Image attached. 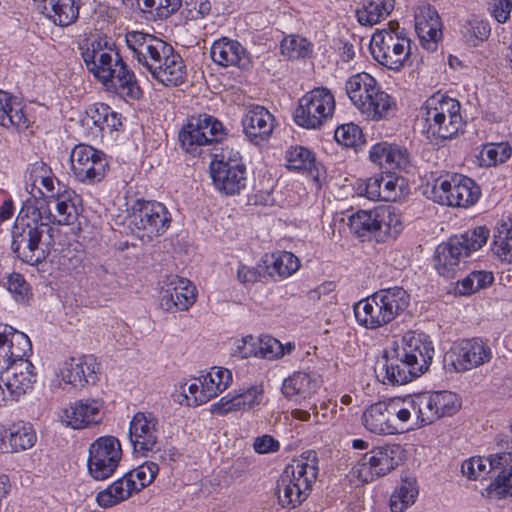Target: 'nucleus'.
Returning a JSON list of instances; mask_svg holds the SVG:
<instances>
[{
  "instance_id": "nucleus-1",
  "label": "nucleus",
  "mask_w": 512,
  "mask_h": 512,
  "mask_svg": "<svg viewBox=\"0 0 512 512\" xmlns=\"http://www.w3.org/2000/svg\"><path fill=\"white\" fill-rule=\"evenodd\" d=\"M41 207L33 208L26 201L21 208L12 231V250L23 262L37 265L44 261L54 246L55 229L43 222L49 216H41ZM45 210L42 211L44 215Z\"/></svg>"
},
{
  "instance_id": "nucleus-2",
  "label": "nucleus",
  "mask_w": 512,
  "mask_h": 512,
  "mask_svg": "<svg viewBox=\"0 0 512 512\" xmlns=\"http://www.w3.org/2000/svg\"><path fill=\"white\" fill-rule=\"evenodd\" d=\"M410 295L402 287L380 289L354 306L359 325L378 329L400 316L409 306Z\"/></svg>"
},
{
  "instance_id": "nucleus-3",
  "label": "nucleus",
  "mask_w": 512,
  "mask_h": 512,
  "mask_svg": "<svg viewBox=\"0 0 512 512\" xmlns=\"http://www.w3.org/2000/svg\"><path fill=\"white\" fill-rule=\"evenodd\" d=\"M460 102L436 93L430 96L421 108L424 132L429 138L451 139L463 128Z\"/></svg>"
},
{
  "instance_id": "nucleus-4",
  "label": "nucleus",
  "mask_w": 512,
  "mask_h": 512,
  "mask_svg": "<svg viewBox=\"0 0 512 512\" xmlns=\"http://www.w3.org/2000/svg\"><path fill=\"white\" fill-rule=\"evenodd\" d=\"M488 237L489 230L485 226H479L438 245L434 256L438 273L448 279L454 278L460 270L461 259L485 245Z\"/></svg>"
},
{
  "instance_id": "nucleus-5",
  "label": "nucleus",
  "mask_w": 512,
  "mask_h": 512,
  "mask_svg": "<svg viewBox=\"0 0 512 512\" xmlns=\"http://www.w3.org/2000/svg\"><path fill=\"white\" fill-rule=\"evenodd\" d=\"M226 133L223 124L208 114L192 116L178 133L181 148L194 157L217 150Z\"/></svg>"
},
{
  "instance_id": "nucleus-6",
  "label": "nucleus",
  "mask_w": 512,
  "mask_h": 512,
  "mask_svg": "<svg viewBox=\"0 0 512 512\" xmlns=\"http://www.w3.org/2000/svg\"><path fill=\"white\" fill-rule=\"evenodd\" d=\"M318 468L304 459L287 465L277 482L279 504L286 509L298 507L309 496L316 481Z\"/></svg>"
},
{
  "instance_id": "nucleus-7",
  "label": "nucleus",
  "mask_w": 512,
  "mask_h": 512,
  "mask_svg": "<svg viewBox=\"0 0 512 512\" xmlns=\"http://www.w3.org/2000/svg\"><path fill=\"white\" fill-rule=\"evenodd\" d=\"M431 193L439 204L466 208L478 201L481 189L473 179L455 173L437 178Z\"/></svg>"
},
{
  "instance_id": "nucleus-8",
  "label": "nucleus",
  "mask_w": 512,
  "mask_h": 512,
  "mask_svg": "<svg viewBox=\"0 0 512 512\" xmlns=\"http://www.w3.org/2000/svg\"><path fill=\"white\" fill-rule=\"evenodd\" d=\"M335 99L326 87H317L304 94L294 112L297 125L306 129H318L332 118Z\"/></svg>"
},
{
  "instance_id": "nucleus-9",
  "label": "nucleus",
  "mask_w": 512,
  "mask_h": 512,
  "mask_svg": "<svg viewBox=\"0 0 512 512\" xmlns=\"http://www.w3.org/2000/svg\"><path fill=\"white\" fill-rule=\"evenodd\" d=\"M43 196L41 198L34 197L33 200H28L33 208L37 207L45 210V214L41 213V216H49L50 219H43L44 223L49 226L52 224L58 225H73L77 220L81 212L83 211L82 200L74 191L59 190L56 194L45 195L42 191H39ZM42 212V209H41Z\"/></svg>"
},
{
  "instance_id": "nucleus-10",
  "label": "nucleus",
  "mask_w": 512,
  "mask_h": 512,
  "mask_svg": "<svg viewBox=\"0 0 512 512\" xmlns=\"http://www.w3.org/2000/svg\"><path fill=\"white\" fill-rule=\"evenodd\" d=\"M410 45L409 38L400 36L398 33L381 30L372 35L369 50L379 64L398 72L409 60Z\"/></svg>"
},
{
  "instance_id": "nucleus-11",
  "label": "nucleus",
  "mask_w": 512,
  "mask_h": 512,
  "mask_svg": "<svg viewBox=\"0 0 512 512\" xmlns=\"http://www.w3.org/2000/svg\"><path fill=\"white\" fill-rule=\"evenodd\" d=\"M404 460L405 451L399 444L375 447L361 457L356 472L363 482L368 483L390 473Z\"/></svg>"
},
{
  "instance_id": "nucleus-12",
  "label": "nucleus",
  "mask_w": 512,
  "mask_h": 512,
  "mask_svg": "<svg viewBox=\"0 0 512 512\" xmlns=\"http://www.w3.org/2000/svg\"><path fill=\"white\" fill-rule=\"evenodd\" d=\"M122 448L114 436H101L93 441L88 450V474L96 481L110 478L119 466Z\"/></svg>"
},
{
  "instance_id": "nucleus-13",
  "label": "nucleus",
  "mask_w": 512,
  "mask_h": 512,
  "mask_svg": "<svg viewBox=\"0 0 512 512\" xmlns=\"http://www.w3.org/2000/svg\"><path fill=\"white\" fill-rule=\"evenodd\" d=\"M113 45L107 37L102 36L85 39L79 45L86 68L105 85L111 80L113 62L120 60V55Z\"/></svg>"
},
{
  "instance_id": "nucleus-14",
  "label": "nucleus",
  "mask_w": 512,
  "mask_h": 512,
  "mask_svg": "<svg viewBox=\"0 0 512 512\" xmlns=\"http://www.w3.org/2000/svg\"><path fill=\"white\" fill-rule=\"evenodd\" d=\"M70 161L75 178L83 183L100 182L108 170L105 154L85 144H79L73 148Z\"/></svg>"
},
{
  "instance_id": "nucleus-15",
  "label": "nucleus",
  "mask_w": 512,
  "mask_h": 512,
  "mask_svg": "<svg viewBox=\"0 0 512 512\" xmlns=\"http://www.w3.org/2000/svg\"><path fill=\"white\" fill-rule=\"evenodd\" d=\"M131 221L143 239L152 240L166 232L170 225V213L160 202L137 201Z\"/></svg>"
},
{
  "instance_id": "nucleus-16",
  "label": "nucleus",
  "mask_w": 512,
  "mask_h": 512,
  "mask_svg": "<svg viewBox=\"0 0 512 512\" xmlns=\"http://www.w3.org/2000/svg\"><path fill=\"white\" fill-rule=\"evenodd\" d=\"M395 349L385 353V362L375 367L378 379L384 384L403 385L421 376L424 372Z\"/></svg>"
},
{
  "instance_id": "nucleus-17",
  "label": "nucleus",
  "mask_w": 512,
  "mask_h": 512,
  "mask_svg": "<svg viewBox=\"0 0 512 512\" xmlns=\"http://www.w3.org/2000/svg\"><path fill=\"white\" fill-rule=\"evenodd\" d=\"M125 40L128 48L132 51L133 57L148 70L156 60L164 57L169 51L170 44L160 38L141 31L127 32Z\"/></svg>"
},
{
  "instance_id": "nucleus-18",
  "label": "nucleus",
  "mask_w": 512,
  "mask_h": 512,
  "mask_svg": "<svg viewBox=\"0 0 512 512\" xmlns=\"http://www.w3.org/2000/svg\"><path fill=\"white\" fill-rule=\"evenodd\" d=\"M129 438L135 452L145 455L158 444V420L151 413H136L129 427Z\"/></svg>"
},
{
  "instance_id": "nucleus-19",
  "label": "nucleus",
  "mask_w": 512,
  "mask_h": 512,
  "mask_svg": "<svg viewBox=\"0 0 512 512\" xmlns=\"http://www.w3.org/2000/svg\"><path fill=\"white\" fill-rule=\"evenodd\" d=\"M33 364L27 359H17L2 371L0 381L4 384L12 400H17L32 389L36 381Z\"/></svg>"
},
{
  "instance_id": "nucleus-20",
  "label": "nucleus",
  "mask_w": 512,
  "mask_h": 512,
  "mask_svg": "<svg viewBox=\"0 0 512 512\" xmlns=\"http://www.w3.org/2000/svg\"><path fill=\"white\" fill-rule=\"evenodd\" d=\"M406 359L418 366L424 373L428 370L434 354L432 343L422 333L408 331L401 339V343H395L393 348Z\"/></svg>"
},
{
  "instance_id": "nucleus-21",
  "label": "nucleus",
  "mask_w": 512,
  "mask_h": 512,
  "mask_svg": "<svg viewBox=\"0 0 512 512\" xmlns=\"http://www.w3.org/2000/svg\"><path fill=\"white\" fill-rule=\"evenodd\" d=\"M164 57L156 60L147 70L153 79L165 86H179L183 84L187 77L186 65L179 53L170 45Z\"/></svg>"
},
{
  "instance_id": "nucleus-22",
  "label": "nucleus",
  "mask_w": 512,
  "mask_h": 512,
  "mask_svg": "<svg viewBox=\"0 0 512 512\" xmlns=\"http://www.w3.org/2000/svg\"><path fill=\"white\" fill-rule=\"evenodd\" d=\"M195 290L188 279L173 276L161 291L160 306L167 312L186 311L195 302Z\"/></svg>"
},
{
  "instance_id": "nucleus-23",
  "label": "nucleus",
  "mask_w": 512,
  "mask_h": 512,
  "mask_svg": "<svg viewBox=\"0 0 512 512\" xmlns=\"http://www.w3.org/2000/svg\"><path fill=\"white\" fill-rule=\"evenodd\" d=\"M212 60L219 66H235L242 70L252 68V59L244 46L226 37L216 40L210 49Z\"/></svg>"
},
{
  "instance_id": "nucleus-24",
  "label": "nucleus",
  "mask_w": 512,
  "mask_h": 512,
  "mask_svg": "<svg viewBox=\"0 0 512 512\" xmlns=\"http://www.w3.org/2000/svg\"><path fill=\"white\" fill-rule=\"evenodd\" d=\"M452 364L456 371L463 372L476 368L490 361L492 351L480 338L464 340L458 347Z\"/></svg>"
},
{
  "instance_id": "nucleus-25",
  "label": "nucleus",
  "mask_w": 512,
  "mask_h": 512,
  "mask_svg": "<svg viewBox=\"0 0 512 512\" xmlns=\"http://www.w3.org/2000/svg\"><path fill=\"white\" fill-rule=\"evenodd\" d=\"M101 404L97 400H79L61 412V422L73 429H83L100 422Z\"/></svg>"
},
{
  "instance_id": "nucleus-26",
  "label": "nucleus",
  "mask_w": 512,
  "mask_h": 512,
  "mask_svg": "<svg viewBox=\"0 0 512 512\" xmlns=\"http://www.w3.org/2000/svg\"><path fill=\"white\" fill-rule=\"evenodd\" d=\"M99 364L92 355H83L78 358H70L61 370L62 379L75 387H84L94 383L97 379Z\"/></svg>"
},
{
  "instance_id": "nucleus-27",
  "label": "nucleus",
  "mask_w": 512,
  "mask_h": 512,
  "mask_svg": "<svg viewBox=\"0 0 512 512\" xmlns=\"http://www.w3.org/2000/svg\"><path fill=\"white\" fill-rule=\"evenodd\" d=\"M245 135L255 144L265 141L274 128L273 115L263 106L251 107L242 119Z\"/></svg>"
},
{
  "instance_id": "nucleus-28",
  "label": "nucleus",
  "mask_w": 512,
  "mask_h": 512,
  "mask_svg": "<svg viewBox=\"0 0 512 512\" xmlns=\"http://www.w3.org/2000/svg\"><path fill=\"white\" fill-rule=\"evenodd\" d=\"M210 174L215 187L225 195H236L246 186V167L244 164L234 166L210 167Z\"/></svg>"
},
{
  "instance_id": "nucleus-29",
  "label": "nucleus",
  "mask_w": 512,
  "mask_h": 512,
  "mask_svg": "<svg viewBox=\"0 0 512 512\" xmlns=\"http://www.w3.org/2000/svg\"><path fill=\"white\" fill-rule=\"evenodd\" d=\"M362 423L367 430L379 435H391L399 432L395 419L390 416L386 401L370 405L363 412Z\"/></svg>"
},
{
  "instance_id": "nucleus-30",
  "label": "nucleus",
  "mask_w": 512,
  "mask_h": 512,
  "mask_svg": "<svg viewBox=\"0 0 512 512\" xmlns=\"http://www.w3.org/2000/svg\"><path fill=\"white\" fill-rule=\"evenodd\" d=\"M321 382L316 374L298 371L284 380L282 393L288 399L301 402L316 393Z\"/></svg>"
},
{
  "instance_id": "nucleus-31",
  "label": "nucleus",
  "mask_w": 512,
  "mask_h": 512,
  "mask_svg": "<svg viewBox=\"0 0 512 512\" xmlns=\"http://www.w3.org/2000/svg\"><path fill=\"white\" fill-rule=\"evenodd\" d=\"M369 158L386 170L405 168L409 163V153L406 148L387 142L373 145Z\"/></svg>"
},
{
  "instance_id": "nucleus-32",
  "label": "nucleus",
  "mask_w": 512,
  "mask_h": 512,
  "mask_svg": "<svg viewBox=\"0 0 512 512\" xmlns=\"http://www.w3.org/2000/svg\"><path fill=\"white\" fill-rule=\"evenodd\" d=\"M262 395L261 386H251L234 396L222 397L213 405L212 412L223 415L233 411L250 410L261 403Z\"/></svg>"
},
{
  "instance_id": "nucleus-33",
  "label": "nucleus",
  "mask_w": 512,
  "mask_h": 512,
  "mask_svg": "<svg viewBox=\"0 0 512 512\" xmlns=\"http://www.w3.org/2000/svg\"><path fill=\"white\" fill-rule=\"evenodd\" d=\"M134 493H137L136 481L124 474L106 489L98 492L96 502L102 508H110L127 500Z\"/></svg>"
},
{
  "instance_id": "nucleus-34",
  "label": "nucleus",
  "mask_w": 512,
  "mask_h": 512,
  "mask_svg": "<svg viewBox=\"0 0 512 512\" xmlns=\"http://www.w3.org/2000/svg\"><path fill=\"white\" fill-rule=\"evenodd\" d=\"M42 12L54 24L68 26L79 16V0H42Z\"/></svg>"
},
{
  "instance_id": "nucleus-35",
  "label": "nucleus",
  "mask_w": 512,
  "mask_h": 512,
  "mask_svg": "<svg viewBox=\"0 0 512 512\" xmlns=\"http://www.w3.org/2000/svg\"><path fill=\"white\" fill-rule=\"evenodd\" d=\"M394 103L389 94L381 90L377 84L370 92L369 96H365L362 103L357 109L369 120H381L388 116Z\"/></svg>"
},
{
  "instance_id": "nucleus-36",
  "label": "nucleus",
  "mask_w": 512,
  "mask_h": 512,
  "mask_svg": "<svg viewBox=\"0 0 512 512\" xmlns=\"http://www.w3.org/2000/svg\"><path fill=\"white\" fill-rule=\"evenodd\" d=\"M111 74V80H109L108 83H111L119 93L133 99L140 98L142 91L138 85L135 74L128 68L121 56L119 61L113 62Z\"/></svg>"
},
{
  "instance_id": "nucleus-37",
  "label": "nucleus",
  "mask_w": 512,
  "mask_h": 512,
  "mask_svg": "<svg viewBox=\"0 0 512 512\" xmlns=\"http://www.w3.org/2000/svg\"><path fill=\"white\" fill-rule=\"evenodd\" d=\"M202 378L203 387L198 400L200 402H207L230 386L232 373L228 369L214 367L210 372L202 376Z\"/></svg>"
},
{
  "instance_id": "nucleus-38",
  "label": "nucleus",
  "mask_w": 512,
  "mask_h": 512,
  "mask_svg": "<svg viewBox=\"0 0 512 512\" xmlns=\"http://www.w3.org/2000/svg\"><path fill=\"white\" fill-rule=\"evenodd\" d=\"M393 9L394 0H365L356 10V17L361 25L372 26L385 19Z\"/></svg>"
},
{
  "instance_id": "nucleus-39",
  "label": "nucleus",
  "mask_w": 512,
  "mask_h": 512,
  "mask_svg": "<svg viewBox=\"0 0 512 512\" xmlns=\"http://www.w3.org/2000/svg\"><path fill=\"white\" fill-rule=\"evenodd\" d=\"M0 125L17 128L28 127V120L20 104L15 99L12 101L9 93L2 90H0Z\"/></svg>"
},
{
  "instance_id": "nucleus-40",
  "label": "nucleus",
  "mask_w": 512,
  "mask_h": 512,
  "mask_svg": "<svg viewBox=\"0 0 512 512\" xmlns=\"http://www.w3.org/2000/svg\"><path fill=\"white\" fill-rule=\"evenodd\" d=\"M349 227L353 234L364 239L374 238L378 242V223L376 209L359 211L349 218Z\"/></svg>"
},
{
  "instance_id": "nucleus-41",
  "label": "nucleus",
  "mask_w": 512,
  "mask_h": 512,
  "mask_svg": "<svg viewBox=\"0 0 512 512\" xmlns=\"http://www.w3.org/2000/svg\"><path fill=\"white\" fill-rule=\"evenodd\" d=\"M378 223V242L387 238H396L402 230L400 216L395 213L392 207H380L376 209Z\"/></svg>"
},
{
  "instance_id": "nucleus-42",
  "label": "nucleus",
  "mask_w": 512,
  "mask_h": 512,
  "mask_svg": "<svg viewBox=\"0 0 512 512\" xmlns=\"http://www.w3.org/2000/svg\"><path fill=\"white\" fill-rule=\"evenodd\" d=\"M376 85L377 81L371 75L365 72L358 73L346 81V94L357 108Z\"/></svg>"
},
{
  "instance_id": "nucleus-43",
  "label": "nucleus",
  "mask_w": 512,
  "mask_h": 512,
  "mask_svg": "<svg viewBox=\"0 0 512 512\" xmlns=\"http://www.w3.org/2000/svg\"><path fill=\"white\" fill-rule=\"evenodd\" d=\"M286 160L288 169L307 170L315 180L318 179L315 157L309 149L302 146L292 147L287 151Z\"/></svg>"
},
{
  "instance_id": "nucleus-44",
  "label": "nucleus",
  "mask_w": 512,
  "mask_h": 512,
  "mask_svg": "<svg viewBox=\"0 0 512 512\" xmlns=\"http://www.w3.org/2000/svg\"><path fill=\"white\" fill-rule=\"evenodd\" d=\"M429 20L418 18L416 28L419 31L423 45L430 50L436 48L437 40L442 36L440 18L435 10L428 11Z\"/></svg>"
},
{
  "instance_id": "nucleus-45",
  "label": "nucleus",
  "mask_w": 512,
  "mask_h": 512,
  "mask_svg": "<svg viewBox=\"0 0 512 512\" xmlns=\"http://www.w3.org/2000/svg\"><path fill=\"white\" fill-rule=\"evenodd\" d=\"M492 251L501 260L512 263V219L497 226Z\"/></svg>"
},
{
  "instance_id": "nucleus-46",
  "label": "nucleus",
  "mask_w": 512,
  "mask_h": 512,
  "mask_svg": "<svg viewBox=\"0 0 512 512\" xmlns=\"http://www.w3.org/2000/svg\"><path fill=\"white\" fill-rule=\"evenodd\" d=\"M492 251L501 260L512 263V219L497 226Z\"/></svg>"
},
{
  "instance_id": "nucleus-47",
  "label": "nucleus",
  "mask_w": 512,
  "mask_h": 512,
  "mask_svg": "<svg viewBox=\"0 0 512 512\" xmlns=\"http://www.w3.org/2000/svg\"><path fill=\"white\" fill-rule=\"evenodd\" d=\"M273 261L271 265H266L267 274L280 277H288L295 273L299 267V259L291 252L283 251L272 255Z\"/></svg>"
},
{
  "instance_id": "nucleus-48",
  "label": "nucleus",
  "mask_w": 512,
  "mask_h": 512,
  "mask_svg": "<svg viewBox=\"0 0 512 512\" xmlns=\"http://www.w3.org/2000/svg\"><path fill=\"white\" fill-rule=\"evenodd\" d=\"M417 494L416 481L413 479L403 480L401 486L390 498L391 511L403 512L409 505L414 503Z\"/></svg>"
},
{
  "instance_id": "nucleus-49",
  "label": "nucleus",
  "mask_w": 512,
  "mask_h": 512,
  "mask_svg": "<svg viewBox=\"0 0 512 512\" xmlns=\"http://www.w3.org/2000/svg\"><path fill=\"white\" fill-rule=\"evenodd\" d=\"M413 403L415 410V424L425 426L438 420V414L434 408V401L431 394L423 393L414 395Z\"/></svg>"
},
{
  "instance_id": "nucleus-50",
  "label": "nucleus",
  "mask_w": 512,
  "mask_h": 512,
  "mask_svg": "<svg viewBox=\"0 0 512 512\" xmlns=\"http://www.w3.org/2000/svg\"><path fill=\"white\" fill-rule=\"evenodd\" d=\"M390 416L395 419L396 425L399 430L404 429V424L408 423L409 420L415 418V410L413 397H407L405 399H390L387 401Z\"/></svg>"
},
{
  "instance_id": "nucleus-51",
  "label": "nucleus",
  "mask_w": 512,
  "mask_h": 512,
  "mask_svg": "<svg viewBox=\"0 0 512 512\" xmlns=\"http://www.w3.org/2000/svg\"><path fill=\"white\" fill-rule=\"evenodd\" d=\"M494 276L488 271H473L458 282V291L462 295H468L484 289L492 284Z\"/></svg>"
},
{
  "instance_id": "nucleus-52",
  "label": "nucleus",
  "mask_w": 512,
  "mask_h": 512,
  "mask_svg": "<svg viewBox=\"0 0 512 512\" xmlns=\"http://www.w3.org/2000/svg\"><path fill=\"white\" fill-rule=\"evenodd\" d=\"M434 408L438 414V419L445 416H452L461 407V402L457 394L450 391H437L431 393Z\"/></svg>"
},
{
  "instance_id": "nucleus-53",
  "label": "nucleus",
  "mask_w": 512,
  "mask_h": 512,
  "mask_svg": "<svg viewBox=\"0 0 512 512\" xmlns=\"http://www.w3.org/2000/svg\"><path fill=\"white\" fill-rule=\"evenodd\" d=\"M512 149L508 143H492L485 145L480 152V160L485 166L504 163L511 156Z\"/></svg>"
},
{
  "instance_id": "nucleus-54",
  "label": "nucleus",
  "mask_w": 512,
  "mask_h": 512,
  "mask_svg": "<svg viewBox=\"0 0 512 512\" xmlns=\"http://www.w3.org/2000/svg\"><path fill=\"white\" fill-rule=\"evenodd\" d=\"M36 442V434L30 426L14 425L10 429L9 444L15 450H26Z\"/></svg>"
},
{
  "instance_id": "nucleus-55",
  "label": "nucleus",
  "mask_w": 512,
  "mask_h": 512,
  "mask_svg": "<svg viewBox=\"0 0 512 512\" xmlns=\"http://www.w3.org/2000/svg\"><path fill=\"white\" fill-rule=\"evenodd\" d=\"M159 472V466L153 461H147L136 469L127 472L131 480L136 481L137 493L143 488L149 486L156 478Z\"/></svg>"
},
{
  "instance_id": "nucleus-56",
  "label": "nucleus",
  "mask_w": 512,
  "mask_h": 512,
  "mask_svg": "<svg viewBox=\"0 0 512 512\" xmlns=\"http://www.w3.org/2000/svg\"><path fill=\"white\" fill-rule=\"evenodd\" d=\"M8 346L11 349V354L14 361L17 359H24L27 352L31 351V342L29 337L23 332L16 331L10 326H7Z\"/></svg>"
},
{
  "instance_id": "nucleus-57",
  "label": "nucleus",
  "mask_w": 512,
  "mask_h": 512,
  "mask_svg": "<svg viewBox=\"0 0 512 512\" xmlns=\"http://www.w3.org/2000/svg\"><path fill=\"white\" fill-rule=\"evenodd\" d=\"M362 131L354 123L343 124L335 130V140L346 147H356L362 143Z\"/></svg>"
},
{
  "instance_id": "nucleus-58",
  "label": "nucleus",
  "mask_w": 512,
  "mask_h": 512,
  "mask_svg": "<svg viewBox=\"0 0 512 512\" xmlns=\"http://www.w3.org/2000/svg\"><path fill=\"white\" fill-rule=\"evenodd\" d=\"M144 12L152 13L159 19H166L181 7V0H143Z\"/></svg>"
},
{
  "instance_id": "nucleus-59",
  "label": "nucleus",
  "mask_w": 512,
  "mask_h": 512,
  "mask_svg": "<svg viewBox=\"0 0 512 512\" xmlns=\"http://www.w3.org/2000/svg\"><path fill=\"white\" fill-rule=\"evenodd\" d=\"M210 155L214 157L210 163V167L222 165L229 167L234 166V164H244L240 152L228 144L221 146L219 149L217 148V150L210 151Z\"/></svg>"
},
{
  "instance_id": "nucleus-60",
  "label": "nucleus",
  "mask_w": 512,
  "mask_h": 512,
  "mask_svg": "<svg viewBox=\"0 0 512 512\" xmlns=\"http://www.w3.org/2000/svg\"><path fill=\"white\" fill-rule=\"evenodd\" d=\"M258 357L273 360L285 354L284 347L277 339L265 335L258 337Z\"/></svg>"
},
{
  "instance_id": "nucleus-61",
  "label": "nucleus",
  "mask_w": 512,
  "mask_h": 512,
  "mask_svg": "<svg viewBox=\"0 0 512 512\" xmlns=\"http://www.w3.org/2000/svg\"><path fill=\"white\" fill-rule=\"evenodd\" d=\"M281 51L289 58H304L311 52V44L304 38L285 39Z\"/></svg>"
},
{
  "instance_id": "nucleus-62",
  "label": "nucleus",
  "mask_w": 512,
  "mask_h": 512,
  "mask_svg": "<svg viewBox=\"0 0 512 512\" xmlns=\"http://www.w3.org/2000/svg\"><path fill=\"white\" fill-rule=\"evenodd\" d=\"M258 337L247 335L234 342L232 355L246 359L250 357H258Z\"/></svg>"
},
{
  "instance_id": "nucleus-63",
  "label": "nucleus",
  "mask_w": 512,
  "mask_h": 512,
  "mask_svg": "<svg viewBox=\"0 0 512 512\" xmlns=\"http://www.w3.org/2000/svg\"><path fill=\"white\" fill-rule=\"evenodd\" d=\"M51 173L50 169L44 164H35L31 171V176L33 177V185L41 184L49 194H56L54 192V179L49 175Z\"/></svg>"
},
{
  "instance_id": "nucleus-64",
  "label": "nucleus",
  "mask_w": 512,
  "mask_h": 512,
  "mask_svg": "<svg viewBox=\"0 0 512 512\" xmlns=\"http://www.w3.org/2000/svg\"><path fill=\"white\" fill-rule=\"evenodd\" d=\"M468 32L471 34L470 42L476 47L484 40L488 39L491 27L487 21L475 18L469 21Z\"/></svg>"
}]
</instances>
